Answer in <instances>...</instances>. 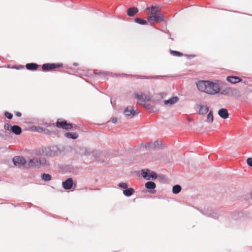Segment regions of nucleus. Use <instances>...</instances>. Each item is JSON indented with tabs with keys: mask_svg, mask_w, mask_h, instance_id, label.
<instances>
[{
	"mask_svg": "<svg viewBox=\"0 0 252 252\" xmlns=\"http://www.w3.org/2000/svg\"><path fill=\"white\" fill-rule=\"evenodd\" d=\"M142 177L146 180H155L158 178V174L154 171L149 169H143L141 170Z\"/></svg>",
	"mask_w": 252,
	"mask_h": 252,
	"instance_id": "f03ea898",
	"label": "nucleus"
},
{
	"mask_svg": "<svg viewBox=\"0 0 252 252\" xmlns=\"http://www.w3.org/2000/svg\"><path fill=\"white\" fill-rule=\"evenodd\" d=\"M170 53L171 55L175 57H182L184 54L179 51L170 49Z\"/></svg>",
	"mask_w": 252,
	"mask_h": 252,
	"instance_id": "72a5a7b5",
	"label": "nucleus"
},
{
	"mask_svg": "<svg viewBox=\"0 0 252 252\" xmlns=\"http://www.w3.org/2000/svg\"><path fill=\"white\" fill-rule=\"evenodd\" d=\"M15 115L16 116H17L18 117H20L22 116V113L20 112H16Z\"/></svg>",
	"mask_w": 252,
	"mask_h": 252,
	"instance_id": "5fc2aeb1",
	"label": "nucleus"
},
{
	"mask_svg": "<svg viewBox=\"0 0 252 252\" xmlns=\"http://www.w3.org/2000/svg\"><path fill=\"white\" fill-rule=\"evenodd\" d=\"M220 91V87L218 83L208 80L206 94L214 95L219 93Z\"/></svg>",
	"mask_w": 252,
	"mask_h": 252,
	"instance_id": "f257e3e1",
	"label": "nucleus"
},
{
	"mask_svg": "<svg viewBox=\"0 0 252 252\" xmlns=\"http://www.w3.org/2000/svg\"><path fill=\"white\" fill-rule=\"evenodd\" d=\"M28 204L29 205V208H31L33 205L32 203H28Z\"/></svg>",
	"mask_w": 252,
	"mask_h": 252,
	"instance_id": "13d9d810",
	"label": "nucleus"
},
{
	"mask_svg": "<svg viewBox=\"0 0 252 252\" xmlns=\"http://www.w3.org/2000/svg\"><path fill=\"white\" fill-rule=\"evenodd\" d=\"M202 214L208 217L212 218L214 219H218L220 215L217 211L212 210L211 208H208L205 209L204 211L200 210Z\"/></svg>",
	"mask_w": 252,
	"mask_h": 252,
	"instance_id": "1a4fd4ad",
	"label": "nucleus"
},
{
	"mask_svg": "<svg viewBox=\"0 0 252 252\" xmlns=\"http://www.w3.org/2000/svg\"><path fill=\"white\" fill-rule=\"evenodd\" d=\"M167 34H168L170 36H171V34H170V33L169 32V31H168L166 32ZM169 38L171 39L172 40H173V38H171V37H169Z\"/></svg>",
	"mask_w": 252,
	"mask_h": 252,
	"instance_id": "6e6d98bb",
	"label": "nucleus"
},
{
	"mask_svg": "<svg viewBox=\"0 0 252 252\" xmlns=\"http://www.w3.org/2000/svg\"><path fill=\"white\" fill-rule=\"evenodd\" d=\"M151 100V97L150 96L148 95H145L144 96V100H143V101L146 102V101H149Z\"/></svg>",
	"mask_w": 252,
	"mask_h": 252,
	"instance_id": "de8ad7c7",
	"label": "nucleus"
},
{
	"mask_svg": "<svg viewBox=\"0 0 252 252\" xmlns=\"http://www.w3.org/2000/svg\"><path fill=\"white\" fill-rule=\"evenodd\" d=\"M22 132L21 127L18 125H13L12 126L11 132L15 134V135H20Z\"/></svg>",
	"mask_w": 252,
	"mask_h": 252,
	"instance_id": "393cba45",
	"label": "nucleus"
},
{
	"mask_svg": "<svg viewBox=\"0 0 252 252\" xmlns=\"http://www.w3.org/2000/svg\"><path fill=\"white\" fill-rule=\"evenodd\" d=\"M182 189V187L179 185H175L173 186L172 192L174 194L179 193Z\"/></svg>",
	"mask_w": 252,
	"mask_h": 252,
	"instance_id": "2f4dec72",
	"label": "nucleus"
},
{
	"mask_svg": "<svg viewBox=\"0 0 252 252\" xmlns=\"http://www.w3.org/2000/svg\"><path fill=\"white\" fill-rule=\"evenodd\" d=\"M11 68H13V69H16L17 70H19V69H24V66L23 65H21V64H19V65L14 64V65H13L12 66Z\"/></svg>",
	"mask_w": 252,
	"mask_h": 252,
	"instance_id": "37998d69",
	"label": "nucleus"
},
{
	"mask_svg": "<svg viewBox=\"0 0 252 252\" xmlns=\"http://www.w3.org/2000/svg\"><path fill=\"white\" fill-rule=\"evenodd\" d=\"M134 21L135 23L141 25H145L147 24V20L139 17L135 18Z\"/></svg>",
	"mask_w": 252,
	"mask_h": 252,
	"instance_id": "c85d7f7f",
	"label": "nucleus"
},
{
	"mask_svg": "<svg viewBox=\"0 0 252 252\" xmlns=\"http://www.w3.org/2000/svg\"><path fill=\"white\" fill-rule=\"evenodd\" d=\"M145 188L148 189L147 190H143V192H149L151 193H155L156 190L155 189L156 188V184L153 181H148L145 184Z\"/></svg>",
	"mask_w": 252,
	"mask_h": 252,
	"instance_id": "f8f14e48",
	"label": "nucleus"
},
{
	"mask_svg": "<svg viewBox=\"0 0 252 252\" xmlns=\"http://www.w3.org/2000/svg\"><path fill=\"white\" fill-rule=\"evenodd\" d=\"M134 95H135V97L136 99H137L140 101H143V100H144V96H143L142 94H139L137 93H135Z\"/></svg>",
	"mask_w": 252,
	"mask_h": 252,
	"instance_id": "c03bdc74",
	"label": "nucleus"
},
{
	"mask_svg": "<svg viewBox=\"0 0 252 252\" xmlns=\"http://www.w3.org/2000/svg\"><path fill=\"white\" fill-rule=\"evenodd\" d=\"M239 91L237 89L233 88L228 87L226 88L225 89L220 91L219 93L222 95L232 96L233 95H237Z\"/></svg>",
	"mask_w": 252,
	"mask_h": 252,
	"instance_id": "9b49d317",
	"label": "nucleus"
},
{
	"mask_svg": "<svg viewBox=\"0 0 252 252\" xmlns=\"http://www.w3.org/2000/svg\"><path fill=\"white\" fill-rule=\"evenodd\" d=\"M218 115L223 119H226L229 117V113L226 108H222L218 111Z\"/></svg>",
	"mask_w": 252,
	"mask_h": 252,
	"instance_id": "6ab92c4d",
	"label": "nucleus"
},
{
	"mask_svg": "<svg viewBox=\"0 0 252 252\" xmlns=\"http://www.w3.org/2000/svg\"><path fill=\"white\" fill-rule=\"evenodd\" d=\"M56 126L63 129L69 130L73 127V125L72 123H67L65 120L60 118L57 120Z\"/></svg>",
	"mask_w": 252,
	"mask_h": 252,
	"instance_id": "20e7f679",
	"label": "nucleus"
},
{
	"mask_svg": "<svg viewBox=\"0 0 252 252\" xmlns=\"http://www.w3.org/2000/svg\"><path fill=\"white\" fill-rule=\"evenodd\" d=\"M226 80L228 82L234 84L242 81V79L236 76H228L226 77Z\"/></svg>",
	"mask_w": 252,
	"mask_h": 252,
	"instance_id": "a211bd4d",
	"label": "nucleus"
},
{
	"mask_svg": "<svg viewBox=\"0 0 252 252\" xmlns=\"http://www.w3.org/2000/svg\"><path fill=\"white\" fill-rule=\"evenodd\" d=\"M73 65L74 66H78V63H73Z\"/></svg>",
	"mask_w": 252,
	"mask_h": 252,
	"instance_id": "4d7b16f0",
	"label": "nucleus"
},
{
	"mask_svg": "<svg viewBox=\"0 0 252 252\" xmlns=\"http://www.w3.org/2000/svg\"><path fill=\"white\" fill-rule=\"evenodd\" d=\"M154 149H156L158 148L159 145H162L161 142L159 143L158 140H156L155 142H153Z\"/></svg>",
	"mask_w": 252,
	"mask_h": 252,
	"instance_id": "a18cd8bd",
	"label": "nucleus"
},
{
	"mask_svg": "<svg viewBox=\"0 0 252 252\" xmlns=\"http://www.w3.org/2000/svg\"><path fill=\"white\" fill-rule=\"evenodd\" d=\"M45 125L47 126L48 127H52L55 128H56L54 124L45 123Z\"/></svg>",
	"mask_w": 252,
	"mask_h": 252,
	"instance_id": "3c124183",
	"label": "nucleus"
},
{
	"mask_svg": "<svg viewBox=\"0 0 252 252\" xmlns=\"http://www.w3.org/2000/svg\"><path fill=\"white\" fill-rule=\"evenodd\" d=\"M115 76L116 77L121 76L122 77H135L137 79H159L161 76H144V75H132V74H127L126 73L122 74H115Z\"/></svg>",
	"mask_w": 252,
	"mask_h": 252,
	"instance_id": "423d86ee",
	"label": "nucleus"
},
{
	"mask_svg": "<svg viewBox=\"0 0 252 252\" xmlns=\"http://www.w3.org/2000/svg\"><path fill=\"white\" fill-rule=\"evenodd\" d=\"M12 126H11L9 123H5L4 125V129L5 130H7L11 132Z\"/></svg>",
	"mask_w": 252,
	"mask_h": 252,
	"instance_id": "4c0bfd02",
	"label": "nucleus"
},
{
	"mask_svg": "<svg viewBox=\"0 0 252 252\" xmlns=\"http://www.w3.org/2000/svg\"><path fill=\"white\" fill-rule=\"evenodd\" d=\"M141 146L144 147L146 150L154 149L153 144L152 142L146 143H142Z\"/></svg>",
	"mask_w": 252,
	"mask_h": 252,
	"instance_id": "473e14b6",
	"label": "nucleus"
},
{
	"mask_svg": "<svg viewBox=\"0 0 252 252\" xmlns=\"http://www.w3.org/2000/svg\"><path fill=\"white\" fill-rule=\"evenodd\" d=\"M139 112L137 109H134L132 106H129L126 108L124 111V114L127 119H131L139 114Z\"/></svg>",
	"mask_w": 252,
	"mask_h": 252,
	"instance_id": "6e6552de",
	"label": "nucleus"
},
{
	"mask_svg": "<svg viewBox=\"0 0 252 252\" xmlns=\"http://www.w3.org/2000/svg\"><path fill=\"white\" fill-rule=\"evenodd\" d=\"M251 198L252 199V193H251Z\"/></svg>",
	"mask_w": 252,
	"mask_h": 252,
	"instance_id": "bf43d9fd",
	"label": "nucleus"
},
{
	"mask_svg": "<svg viewBox=\"0 0 252 252\" xmlns=\"http://www.w3.org/2000/svg\"><path fill=\"white\" fill-rule=\"evenodd\" d=\"M144 107H145L147 109L149 110L150 112L154 111V107L150 103H145L143 105Z\"/></svg>",
	"mask_w": 252,
	"mask_h": 252,
	"instance_id": "c9c22d12",
	"label": "nucleus"
},
{
	"mask_svg": "<svg viewBox=\"0 0 252 252\" xmlns=\"http://www.w3.org/2000/svg\"><path fill=\"white\" fill-rule=\"evenodd\" d=\"M12 162L15 166H18V167L23 166L24 168H26L27 163L26 158L21 156L14 157L12 158Z\"/></svg>",
	"mask_w": 252,
	"mask_h": 252,
	"instance_id": "0eeeda50",
	"label": "nucleus"
},
{
	"mask_svg": "<svg viewBox=\"0 0 252 252\" xmlns=\"http://www.w3.org/2000/svg\"><path fill=\"white\" fill-rule=\"evenodd\" d=\"M154 22L158 23L163 22L164 21L165 17L163 14L160 12L153 14Z\"/></svg>",
	"mask_w": 252,
	"mask_h": 252,
	"instance_id": "4be33fe9",
	"label": "nucleus"
},
{
	"mask_svg": "<svg viewBox=\"0 0 252 252\" xmlns=\"http://www.w3.org/2000/svg\"><path fill=\"white\" fill-rule=\"evenodd\" d=\"M96 74H97V75H99V74H104V75L109 74V75H112V72H108V73H106L105 72H104V71H102V72L100 71V72L96 73Z\"/></svg>",
	"mask_w": 252,
	"mask_h": 252,
	"instance_id": "8fccbe9b",
	"label": "nucleus"
},
{
	"mask_svg": "<svg viewBox=\"0 0 252 252\" xmlns=\"http://www.w3.org/2000/svg\"><path fill=\"white\" fill-rule=\"evenodd\" d=\"M135 190L132 188H127L126 189L123 190V193L124 195L126 197L131 196L134 194Z\"/></svg>",
	"mask_w": 252,
	"mask_h": 252,
	"instance_id": "a878e982",
	"label": "nucleus"
},
{
	"mask_svg": "<svg viewBox=\"0 0 252 252\" xmlns=\"http://www.w3.org/2000/svg\"><path fill=\"white\" fill-rule=\"evenodd\" d=\"M26 168H39L38 158H33L29 160Z\"/></svg>",
	"mask_w": 252,
	"mask_h": 252,
	"instance_id": "4468645a",
	"label": "nucleus"
},
{
	"mask_svg": "<svg viewBox=\"0 0 252 252\" xmlns=\"http://www.w3.org/2000/svg\"><path fill=\"white\" fill-rule=\"evenodd\" d=\"M41 178L42 180L45 182H48L52 180V176L48 173H43L41 175Z\"/></svg>",
	"mask_w": 252,
	"mask_h": 252,
	"instance_id": "cd10ccee",
	"label": "nucleus"
},
{
	"mask_svg": "<svg viewBox=\"0 0 252 252\" xmlns=\"http://www.w3.org/2000/svg\"><path fill=\"white\" fill-rule=\"evenodd\" d=\"M46 157H56L60 155L62 150L56 145H53L50 147H46Z\"/></svg>",
	"mask_w": 252,
	"mask_h": 252,
	"instance_id": "7ed1b4c3",
	"label": "nucleus"
},
{
	"mask_svg": "<svg viewBox=\"0 0 252 252\" xmlns=\"http://www.w3.org/2000/svg\"><path fill=\"white\" fill-rule=\"evenodd\" d=\"M117 120H118L117 118L113 117L112 118L111 121H112V123L116 124L117 122Z\"/></svg>",
	"mask_w": 252,
	"mask_h": 252,
	"instance_id": "603ef678",
	"label": "nucleus"
},
{
	"mask_svg": "<svg viewBox=\"0 0 252 252\" xmlns=\"http://www.w3.org/2000/svg\"><path fill=\"white\" fill-rule=\"evenodd\" d=\"M242 216V213L240 212H234V214L232 216V218L236 220L237 219H238L239 218H240V217H241Z\"/></svg>",
	"mask_w": 252,
	"mask_h": 252,
	"instance_id": "ea45409f",
	"label": "nucleus"
},
{
	"mask_svg": "<svg viewBox=\"0 0 252 252\" xmlns=\"http://www.w3.org/2000/svg\"><path fill=\"white\" fill-rule=\"evenodd\" d=\"M179 97L177 96H172L170 98L164 101V103L165 105H173L179 101Z\"/></svg>",
	"mask_w": 252,
	"mask_h": 252,
	"instance_id": "aec40b11",
	"label": "nucleus"
},
{
	"mask_svg": "<svg viewBox=\"0 0 252 252\" xmlns=\"http://www.w3.org/2000/svg\"><path fill=\"white\" fill-rule=\"evenodd\" d=\"M118 186L119 187L125 189H126L128 187V184L124 182L120 183Z\"/></svg>",
	"mask_w": 252,
	"mask_h": 252,
	"instance_id": "e433bc0d",
	"label": "nucleus"
},
{
	"mask_svg": "<svg viewBox=\"0 0 252 252\" xmlns=\"http://www.w3.org/2000/svg\"><path fill=\"white\" fill-rule=\"evenodd\" d=\"M147 21L148 22L154 21L153 14V15L151 14L150 16L148 17Z\"/></svg>",
	"mask_w": 252,
	"mask_h": 252,
	"instance_id": "09e8293b",
	"label": "nucleus"
},
{
	"mask_svg": "<svg viewBox=\"0 0 252 252\" xmlns=\"http://www.w3.org/2000/svg\"><path fill=\"white\" fill-rule=\"evenodd\" d=\"M39 168L41 166H49L50 163L47 161L45 158H38Z\"/></svg>",
	"mask_w": 252,
	"mask_h": 252,
	"instance_id": "c756f323",
	"label": "nucleus"
},
{
	"mask_svg": "<svg viewBox=\"0 0 252 252\" xmlns=\"http://www.w3.org/2000/svg\"><path fill=\"white\" fill-rule=\"evenodd\" d=\"M76 153L80 156L88 157L90 155V152L88 148L83 146L78 147L75 150Z\"/></svg>",
	"mask_w": 252,
	"mask_h": 252,
	"instance_id": "ddd939ff",
	"label": "nucleus"
},
{
	"mask_svg": "<svg viewBox=\"0 0 252 252\" xmlns=\"http://www.w3.org/2000/svg\"><path fill=\"white\" fill-rule=\"evenodd\" d=\"M207 116L206 121L208 123H213L214 121L213 112L212 110L209 111Z\"/></svg>",
	"mask_w": 252,
	"mask_h": 252,
	"instance_id": "7c9ffc66",
	"label": "nucleus"
},
{
	"mask_svg": "<svg viewBox=\"0 0 252 252\" xmlns=\"http://www.w3.org/2000/svg\"><path fill=\"white\" fill-rule=\"evenodd\" d=\"M26 68L31 71H35L39 67V65L35 63H27L25 65Z\"/></svg>",
	"mask_w": 252,
	"mask_h": 252,
	"instance_id": "412c9836",
	"label": "nucleus"
},
{
	"mask_svg": "<svg viewBox=\"0 0 252 252\" xmlns=\"http://www.w3.org/2000/svg\"><path fill=\"white\" fill-rule=\"evenodd\" d=\"M208 80H200L196 83V86L199 91L206 93Z\"/></svg>",
	"mask_w": 252,
	"mask_h": 252,
	"instance_id": "2eb2a0df",
	"label": "nucleus"
},
{
	"mask_svg": "<svg viewBox=\"0 0 252 252\" xmlns=\"http://www.w3.org/2000/svg\"><path fill=\"white\" fill-rule=\"evenodd\" d=\"M138 9L136 7H130L127 10V14L129 17H132L138 13Z\"/></svg>",
	"mask_w": 252,
	"mask_h": 252,
	"instance_id": "b1692460",
	"label": "nucleus"
},
{
	"mask_svg": "<svg viewBox=\"0 0 252 252\" xmlns=\"http://www.w3.org/2000/svg\"><path fill=\"white\" fill-rule=\"evenodd\" d=\"M7 137V134L5 131L3 130H0V137L2 138L3 139H6Z\"/></svg>",
	"mask_w": 252,
	"mask_h": 252,
	"instance_id": "a19ab883",
	"label": "nucleus"
},
{
	"mask_svg": "<svg viewBox=\"0 0 252 252\" xmlns=\"http://www.w3.org/2000/svg\"><path fill=\"white\" fill-rule=\"evenodd\" d=\"M196 108L198 109L197 113L199 115H204L209 111V107L207 105H204L201 104H197Z\"/></svg>",
	"mask_w": 252,
	"mask_h": 252,
	"instance_id": "dca6fc26",
	"label": "nucleus"
},
{
	"mask_svg": "<svg viewBox=\"0 0 252 252\" xmlns=\"http://www.w3.org/2000/svg\"><path fill=\"white\" fill-rule=\"evenodd\" d=\"M73 185V181L72 178H68L62 182L63 188L66 190L70 189Z\"/></svg>",
	"mask_w": 252,
	"mask_h": 252,
	"instance_id": "f3484780",
	"label": "nucleus"
},
{
	"mask_svg": "<svg viewBox=\"0 0 252 252\" xmlns=\"http://www.w3.org/2000/svg\"><path fill=\"white\" fill-rule=\"evenodd\" d=\"M247 163L249 166L252 167V158H248L247 159Z\"/></svg>",
	"mask_w": 252,
	"mask_h": 252,
	"instance_id": "49530a36",
	"label": "nucleus"
},
{
	"mask_svg": "<svg viewBox=\"0 0 252 252\" xmlns=\"http://www.w3.org/2000/svg\"><path fill=\"white\" fill-rule=\"evenodd\" d=\"M186 56L188 57L189 59H191V58L196 57L195 55H186Z\"/></svg>",
	"mask_w": 252,
	"mask_h": 252,
	"instance_id": "864d4df0",
	"label": "nucleus"
},
{
	"mask_svg": "<svg viewBox=\"0 0 252 252\" xmlns=\"http://www.w3.org/2000/svg\"><path fill=\"white\" fill-rule=\"evenodd\" d=\"M148 9L151 11V14L152 15L159 12L158 8L156 6H152L151 7H149Z\"/></svg>",
	"mask_w": 252,
	"mask_h": 252,
	"instance_id": "f704fd0d",
	"label": "nucleus"
},
{
	"mask_svg": "<svg viewBox=\"0 0 252 252\" xmlns=\"http://www.w3.org/2000/svg\"><path fill=\"white\" fill-rule=\"evenodd\" d=\"M46 147H42L41 148L36 149L35 150V154L37 156H46Z\"/></svg>",
	"mask_w": 252,
	"mask_h": 252,
	"instance_id": "bb28decb",
	"label": "nucleus"
},
{
	"mask_svg": "<svg viewBox=\"0 0 252 252\" xmlns=\"http://www.w3.org/2000/svg\"><path fill=\"white\" fill-rule=\"evenodd\" d=\"M4 116L9 120H11L13 118V114L8 111H5L4 112Z\"/></svg>",
	"mask_w": 252,
	"mask_h": 252,
	"instance_id": "58836bf2",
	"label": "nucleus"
},
{
	"mask_svg": "<svg viewBox=\"0 0 252 252\" xmlns=\"http://www.w3.org/2000/svg\"><path fill=\"white\" fill-rule=\"evenodd\" d=\"M63 66L62 63H45L41 65L42 71L48 72Z\"/></svg>",
	"mask_w": 252,
	"mask_h": 252,
	"instance_id": "39448f33",
	"label": "nucleus"
},
{
	"mask_svg": "<svg viewBox=\"0 0 252 252\" xmlns=\"http://www.w3.org/2000/svg\"><path fill=\"white\" fill-rule=\"evenodd\" d=\"M64 136L68 139L75 140L78 138L79 135L76 132H67L64 133Z\"/></svg>",
	"mask_w": 252,
	"mask_h": 252,
	"instance_id": "5701e85b",
	"label": "nucleus"
},
{
	"mask_svg": "<svg viewBox=\"0 0 252 252\" xmlns=\"http://www.w3.org/2000/svg\"><path fill=\"white\" fill-rule=\"evenodd\" d=\"M31 128L35 131L48 135L55 134L56 133V131L55 130H50L39 126H33Z\"/></svg>",
	"mask_w": 252,
	"mask_h": 252,
	"instance_id": "9d476101",
	"label": "nucleus"
},
{
	"mask_svg": "<svg viewBox=\"0 0 252 252\" xmlns=\"http://www.w3.org/2000/svg\"><path fill=\"white\" fill-rule=\"evenodd\" d=\"M158 178L161 182H165L166 180V177L163 174L158 175Z\"/></svg>",
	"mask_w": 252,
	"mask_h": 252,
	"instance_id": "79ce46f5",
	"label": "nucleus"
}]
</instances>
